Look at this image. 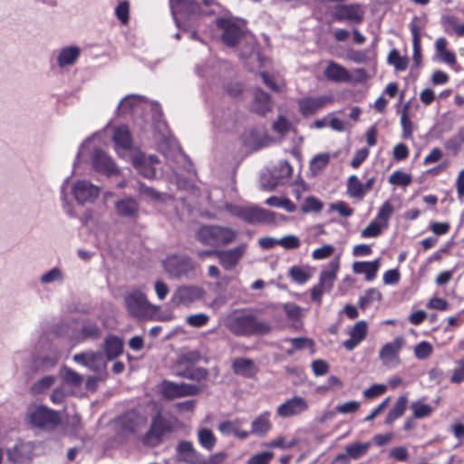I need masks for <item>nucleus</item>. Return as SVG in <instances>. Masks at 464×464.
Wrapping results in <instances>:
<instances>
[{"label":"nucleus","instance_id":"1","mask_svg":"<svg viewBox=\"0 0 464 464\" xmlns=\"http://www.w3.org/2000/svg\"><path fill=\"white\" fill-rule=\"evenodd\" d=\"M227 327L235 336L250 337L270 333L268 323L258 320L253 314H240L228 318Z\"/></svg>","mask_w":464,"mask_h":464},{"label":"nucleus","instance_id":"2","mask_svg":"<svg viewBox=\"0 0 464 464\" xmlns=\"http://www.w3.org/2000/svg\"><path fill=\"white\" fill-rule=\"evenodd\" d=\"M201 353L197 350L180 353L172 364V371L178 377L195 382H202L208 376V371L204 367H198L201 361Z\"/></svg>","mask_w":464,"mask_h":464},{"label":"nucleus","instance_id":"3","mask_svg":"<svg viewBox=\"0 0 464 464\" xmlns=\"http://www.w3.org/2000/svg\"><path fill=\"white\" fill-rule=\"evenodd\" d=\"M237 237V232L220 225H202L196 232V239L203 246L219 248L232 244Z\"/></svg>","mask_w":464,"mask_h":464},{"label":"nucleus","instance_id":"4","mask_svg":"<svg viewBox=\"0 0 464 464\" xmlns=\"http://www.w3.org/2000/svg\"><path fill=\"white\" fill-rule=\"evenodd\" d=\"M28 420L34 428L46 432L54 431L62 424L60 412L44 405L35 406L28 413Z\"/></svg>","mask_w":464,"mask_h":464},{"label":"nucleus","instance_id":"5","mask_svg":"<svg viewBox=\"0 0 464 464\" xmlns=\"http://www.w3.org/2000/svg\"><path fill=\"white\" fill-rule=\"evenodd\" d=\"M166 273L171 278H193L196 276L197 264L188 255H171L162 262Z\"/></svg>","mask_w":464,"mask_h":464},{"label":"nucleus","instance_id":"6","mask_svg":"<svg viewBox=\"0 0 464 464\" xmlns=\"http://www.w3.org/2000/svg\"><path fill=\"white\" fill-rule=\"evenodd\" d=\"M340 269V257L335 256L331 260L325 269L320 273L319 282L310 291L311 300L317 304H322L324 292H330L337 279Z\"/></svg>","mask_w":464,"mask_h":464},{"label":"nucleus","instance_id":"7","mask_svg":"<svg viewBox=\"0 0 464 464\" xmlns=\"http://www.w3.org/2000/svg\"><path fill=\"white\" fill-rule=\"evenodd\" d=\"M124 303L129 314L134 318L144 319L154 312V306L140 290L129 293L124 298Z\"/></svg>","mask_w":464,"mask_h":464},{"label":"nucleus","instance_id":"8","mask_svg":"<svg viewBox=\"0 0 464 464\" xmlns=\"http://www.w3.org/2000/svg\"><path fill=\"white\" fill-rule=\"evenodd\" d=\"M172 430V421L159 412L153 416L150 427L143 437V443L150 447L158 446L162 441L163 437Z\"/></svg>","mask_w":464,"mask_h":464},{"label":"nucleus","instance_id":"9","mask_svg":"<svg viewBox=\"0 0 464 464\" xmlns=\"http://www.w3.org/2000/svg\"><path fill=\"white\" fill-rule=\"evenodd\" d=\"M405 338L396 336L392 342L386 343L379 351V359L383 366L394 368L401 364V351L405 345Z\"/></svg>","mask_w":464,"mask_h":464},{"label":"nucleus","instance_id":"10","mask_svg":"<svg viewBox=\"0 0 464 464\" xmlns=\"http://www.w3.org/2000/svg\"><path fill=\"white\" fill-rule=\"evenodd\" d=\"M216 24L222 32V42L229 47L237 45L245 34L241 26L230 18L219 17L216 20Z\"/></svg>","mask_w":464,"mask_h":464},{"label":"nucleus","instance_id":"11","mask_svg":"<svg viewBox=\"0 0 464 464\" xmlns=\"http://www.w3.org/2000/svg\"><path fill=\"white\" fill-rule=\"evenodd\" d=\"M205 290L199 285H181L177 288L171 297V302L177 306H189L205 296Z\"/></svg>","mask_w":464,"mask_h":464},{"label":"nucleus","instance_id":"12","mask_svg":"<svg viewBox=\"0 0 464 464\" xmlns=\"http://www.w3.org/2000/svg\"><path fill=\"white\" fill-rule=\"evenodd\" d=\"M200 389L195 384L176 383L171 381L164 380L161 383V394L166 400H174L186 396H194L198 394Z\"/></svg>","mask_w":464,"mask_h":464},{"label":"nucleus","instance_id":"13","mask_svg":"<svg viewBox=\"0 0 464 464\" xmlns=\"http://www.w3.org/2000/svg\"><path fill=\"white\" fill-rule=\"evenodd\" d=\"M333 18L337 22L361 24L363 20V10L360 4L338 5L333 12Z\"/></svg>","mask_w":464,"mask_h":464},{"label":"nucleus","instance_id":"14","mask_svg":"<svg viewBox=\"0 0 464 464\" xmlns=\"http://www.w3.org/2000/svg\"><path fill=\"white\" fill-rule=\"evenodd\" d=\"M101 188L88 180H78L72 187V194L78 204L94 202L100 196Z\"/></svg>","mask_w":464,"mask_h":464},{"label":"nucleus","instance_id":"15","mask_svg":"<svg viewBox=\"0 0 464 464\" xmlns=\"http://www.w3.org/2000/svg\"><path fill=\"white\" fill-rule=\"evenodd\" d=\"M246 247L247 245L243 243L230 249L218 251L217 258L220 266L227 271L234 269L246 254Z\"/></svg>","mask_w":464,"mask_h":464},{"label":"nucleus","instance_id":"16","mask_svg":"<svg viewBox=\"0 0 464 464\" xmlns=\"http://www.w3.org/2000/svg\"><path fill=\"white\" fill-rule=\"evenodd\" d=\"M425 25L426 19L419 16H413L409 24L412 36L413 60L417 65L421 62V31Z\"/></svg>","mask_w":464,"mask_h":464},{"label":"nucleus","instance_id":"17","mask_svg":"<svg viewBox=\"0 0 464 464\" xmlns=\"http://www.w3.org/2000/svg\"><path fill=\"white\" fill-rule=\"evenodd\" d=\"M308 407V403L304 398L294 396L280 404L277 407L276 413L281 418H289L303 413L307 411Z\"/></svg>","mask_w":464,"mask_h":464},{"label":"nucleus","instance_id":"18","mask_svg":"<svg viewBox=\"0 0 464 464\" xmlns=\"http://www.w3.org/2000/svg\"><path fill=\"white\" fill-rule=\"evenodd\" d=\"M334 102L331 96L305 97L298 102L299 111L304 117L311 116Z\"/></svg>","mask_w":464,"mask_h":464},{"label":"nucleus","instance_id":"19","mask_svg":"<svg viewBox=\"0 0 464 464\" xmlns=\"http://www.w3.org/2000/svg\"><path fill=\"white\" fill-rule=\"evenodd\" d=\"M241 219L248 224H273L276 222V215L258 207H249L245 208Z\"/></svg>","mask_w":464,"mask_h":464},{"label":"nucleus","instance_id":"20","mask_svg":"<svg viewBox=\"0 0 464 464\" xmlns=\"http://www.w3.org/2000/svg\"><path fill=\"white\" fill-rule=\"evenodd\" d=\"M92 166L98 172L112 176L119 172L114 161L103 150H96L92 156Z\"/></svg>","mask_w":464,"mask_h":464},{"label":"nucleus","instance_id":"21","mask_svg":"<svg viewBox=\"0 0 464 464\" xmlns=\"http://www.w3.org/2000/svg\"><path fill=\"white\" fill-rule=\"evenodd\" d=\"M324 75L328 81L334 82H349L352 81L350 72L334 61L327 62V65L324 70Z\"/></svg>","mask_w":464,"mask_h":464},{"label":"nucleus","instance_id":"22","mask_svg":"<svg viewBox=\"0 0 464 464\" xmlns=\"http://www.w3.org/2000/svg\"><path fill=\"white\" fill-rule=\"evenodd\" d=\"M115 209L119 217L136 219L140 213V204L133 197H125L116 201Z\"/></svg>","mask_w":464,"mask_h":464},{"label":"nucleus","instance_id":"23","mask_svg":"<svg viewBox=\"0 0 464 464\" xmlns=\"http://www.w3.org/2000/svg\"><path fill=\"white\" fill-rule=\"evenodd\" d=\"M368 326L365 321L357 322L350 332V338L343 343L347 351H353L367 336Z\"/></svg>","mask_w":464,"mask_h":464},{"label":"nucleus","instance_id":"24","mask_svg":"<svg viewBox=\"0 0 464 464\" xmlns=\"http://www.w3.org/2000/svg\"><path fill=\"white\" fill-rule=\"evenodd\" d=\"M177 451L186 463L204 464L202 455L194 448L191 441L183 440L179 442Z\"/></svg>","mask_w":464,"mask_h":464},{"label":"nucleus","instance_id":"25","mask_svg":"<svg viewBox=\"0 0 464 464\" xmlns=\"http://www.w3.org/2000/svg\"><path fill=\"white\" fill-rule=\"evenodd\" d=\"M251 110L258 115H266L272 111L271 96L260 88H256L254 92Z\"/></svg>","mask_w":464,"mask_h":464},{"label":"nucleus","instance_id":"26","mask_svg":"<svg viewBox=\"0 0 464 464\" xmlns=\"http://www.w3.org/2000/svg\"><path fill=\"white\" fill-rule=\"evenodd\" d=\"M112 140L115 143V150L118 154L121 150L126 151L132 147V136L126 125H121L114 129Z\"/></svg>","mask_w":464,"mask_h":464},{"label":"nucleus","instance_id":"27","mask_svg":"<svg viewBox=\"0 0 464 464\" xmlns=\"http://www.w3.org/2000/svg\"><path fill=\"white\" fill-rule=\"evenodd\" d=\"M232 369L235 374L245 378H253L258 372V368L254 361L249 358H236L232 362Z\"/></svg>","mask_w":464,"mask_h":464},{"label":"nucleus","instance_id":"28","mask_svg":"<svg viewBox=\"0 0 464 464\" xmlns=\"http://www.w3.org/2000/svg\"><path fill=\"white\" fill-rule=\"evenodd\" d=\"M270 416L271 412L266 411L256 417L251 423V434L265 437L272 429Z\"/></svg>","mask_w":464,"mask_h":464},{"label":"nucleus","instance_id":"29","mask_svg":"<svg viewBox=\"0 0 464 464\" xmlns=\"http://www.w3.org/2000/svg\"><path fill=\"white\" fill-rule=\"evenodd\" d=\"M379 267V259L374 261H356L353 264V272L364 275L367 281H372L376 277Z\"/></svg>","mask_w":464,"mask_h":464},{"label":"nucleus","instance_id":"30","mask_svg":"<svg viewBox=\"0 0 464 464\" xmlns=\"http://www.w3.org/2000/svg\"><path fill=\"white\" fill-rule=\"evenodd\" d=\"M293 174V167L287 160H280L273 168L271 175L277 184H284Z\"/></svg>","mask_w":464,"mask_h":464},{"label":"nucleus","instance_id":"31","mask_svg":"<svg viewBox=\"0 0 464 464\" xmlns=\"http://www.w3.org/2000/svg\"><path fill=\"white\" fill-rule=\"evenodd\" d=\"M104 352L108 360H113L123 352V342L115 335H109L104 341Z\"/></svg>","mask_w":464,"mask_h":464},{"label":"nucleus","instance_id":"32","mask_svg":"<svg viewBox=\"0 0 464 464\" xmlns=\"http://www.w3.org/2000/svg\"><path fill=\"white\" fill-rule=\"evenodd\" d=\"M132 165L144 178L150 179L155 178L156 169L143 154L133 157Z\"/></svg>","mask_w":464,"mask_h":464},{"label":"nucleus","instance_id":"33","mask_svg":"<svg viewBox=\"0 0 464 464\" xmlns=\"http://www.w3.org/2000/svg\"><path fill=\"white\" fill-rule=\"evenodd\" d=\"M410 102H406L401 112V138L404 140H412L413 138V123L410 118Z\"/></svg>","mask_w":464,"mask_h":464},{"label":"nucleus","instance_id":"34","mask_svg":"<svg viewBox=\"0 0 464 464\" xmlns=\"http://www.w3.org/2000/svg\"><path fill=\"white\" fill-rule=\"evenodd\" d=\"M407 405H408V398L406 395H401L394 406L392 407V410H390V411L388 412L386 418H385V420H384V423L387 424V425H391L396 420H398L399 418H401L406 409H407Z\"/></svg>","mask_w":464,"mask_h":464},{"label":"nucleus","instance_id":"35","mask_svg":"<svg viewBox=\"0 0 464 464\" xmlns=\"http://www.w3.org/2000/svg\"><path fill=\"white\" fill-rule=\"evenodd\" d=\"M347 193L351 198L362 199L365 196V189L357 176L352 175L347 180Z\"/></svg>","mask_w":464,"mask_h":464},{"label":"nucleus","instance_id":"36","mask_svg":"<svg viewBox=\"0 0 464 464\" xmlns=\"http://www.w3.org/2000/svg\"><path fill=\"white\" fill-rule=\"evenodd\" d=\"M80 55V49L75 46H70L61 51L58 56V64L62 67L70 65L75 63Z\"/></svg>","mask_w":464,"mask_h":464},{"label":"nucleus","instance_id":"37","mask_svg":"<svg viewBox=\"0 0 464 464\" xmlns=\"http://www.w3.org/2000/svg\"><path fill=\"white\" fill-rule=\"evenodd\" d=\"M198 440L201 447L208 451L212 450L217 443L215 434L208 428H202L198 431Z\"/></svg>","mask_w":464,"mask_h":464},{"label":"nucleus","instance_id":"38","mask_svg":"<svg viewBox=\"0 0 464 464\" xmlns=\"http://www.w3.org/2000/svg\"><path fill=\"white\" fill-rule=\"evenodd\" d=\"M394 212L393 206L390 202V200H386L380 207L375 219L384 226V227H388L389 219Z\"/></svg>","mask_w":464,"mask_h":464},{"label":"nucleus","instance_id":"39","mask_svg":"<svg viewBox=\"0 0 464 464\" xmlns=\"http://www.w3.org/2000/svg\"><path fill=\"white\" fill-rule=\"evenodd\" d=\"M388 63L398 71H404L408 67L409 60L400 54L397 49H392L388 55Z\"/></svg>","mask_w":464,"mask_h":464},{"label":"nucleus","instance_id":"40","mask_svg":"<svg viewBox=\"0 0 464 464\" xmlns=\"http://www.w3.org/2000/svg\"><path fill=\"white\" fill-rule=\"evenodd\" d=\"M433 353V346L428 341H421L414 346V356L419 360L428 359Z\"/></svg>","mask_w":464,"mask_h":464},{"label":"nucleus","instance_id":"41","mask_svg":"<svg viewBox=\"0 0 464 464\" xmlns=\"http://www.w3.org/2000/svg\"><path fill=\"white\" fill-rule=\"evenodd\" d=\"M412 182L411 174L405 173L401 170H395L389 177V183L394 186L407 187Z\"/></svg>","mask_w":464,"mask_h":464},{"label":"nucleus","instance_id":"42","mask_svg":"<svg viewBox=\"0 0 464 464\" xmlns=\"http://www.w3.org/2000/svg\"><path fill=\"white\" fill-rule=\"evenodd\" d=\"M140 97L138 95L130 94L127 95L121 100L118 106L120 114H126L130 112L139 103Z\"/></svg>","mask_w":464,"mask_h":464},{"label":"nucleus","instance_id":"43","mask_svg":"<svg viewBox=\"0 0 464 464\" xmlns=\"http://www.w3.org/2000/svg\"><path fill=\"white\" fill-rule=\"evenodd\" d=\"M370 448V443H355L352 445H348L346 447V452L347 455L353 459H358L362 456L367 453L368 450Z\"/></svg>","mask_w":464,"mask_h":464},{"label":"nucleus","instance_id":"44","mask_svg":"<svg viewBox=\"0 0 464 464\" xmlns=\"http://www.w3.org/2000/svg\"><path fill=\"white\" fill-rule=\"evenodd\" d=\"M411 408L413 412V418L415 419H422L429 417L433 411V409L430 405L423 403L421 401L413 402Z\"/></svg>","mask_w":464,"mask_h":464},{"label":"nucleus","instance_id":"45","mask_svg":"<svg viewBox=\"0 0 464 464\" xmlns=\"http://www.w3.org/2000/svg\"><path fill=\"white\" fill-rule=\"evenodd\" d=\"M324 208L323 202L314 196L307 197L304 205L302 206V211L304 213L308 212H321Z\"/></svg>","mask_w":464,"mask_h":464},{"label":"nucleus","instance_id":"46","mask_svg":"<svg viewBox=\"0 0 464 464\" xmlns=\"http://www.w3.org/2000/svg\"><path fill=\"white\" fill-rule=\"evenodd\" d=\"M54 382H55V379L53 376H52V375L44 376L33 384V386L31 388L32 392L36 394L43 393L45 390H47L51 386H53Z\"/></svg>","mask_w":464,"mask_h":464},{"label":"nucleus","instance_id":"47","mask_svg":"<svg viewBox=\"0 0 464 464\" xmlns=\"http://www.w3.org/2000/svg\"><path fill=\"white\" fill-rule=\"evenodd\" d=\"M82 339H97L101 335V330L94 323H85L81 330Z\"/></svg>","mask_w":464,"mask_h":464},{"label":"nucleus","instance_id":"48","mask_svg":"<svg viewBox=\"0 0 464 464\" xmlns=\"http://www.w3.org/2000/svg\"><path fill=\"white\" fill-rule=\"evenodd\" d=\"M382 228H385L382 223L374 219L364 229H362L361 236L362 237H376L382 234Z\"/></svg>","mask_w":464,"mask_h":464},{"label":"nucleus","instance_id":"49","mask_svg":"<svg viewBox=\"0 0 464 464\" xmlns=\"http://www.w3.org/2000/svg\"><path fill=\"white\" fill-rule=\"evenodd\" d=\"M115 14L117 18L126 24L130 19V3L128 0L121 1L115 8Z\"/></svg>","mask_w":464,"mask_h":464},{"label":"nucleus","instance_id":"50","mask_svg":"<svg viewBox=\"0 0 464 464\" xmlns=\"http://www.w3.org/2000/svg\"><path fill=\"white\" fill-rule=\"evenodd\" d=\"M289 276L295 282L298 284H304L310 277V275L298 266H294L290 268Z\"/></svg>","mask_w":464,"mask_h":464},{"label":"nucleus","instance_id":"51","mask_svg":"<svg viewBox=\"0 0 464 464\" xmlns=\"http://www.w3.org/2000/svg\"><path fill=\"white\" fill-rule=\"evenodd\" d=\"M330 210L338 212L339 215L343 218L351 217L354 213L353 208H350L349 205L343 200L332 203L330 205Z\"/></svg>","mask_w":464,"mask_h":464},{"label":"nucleus","instance_id":"52","mask_svg":"<svg viewBox=\"0 0 464 464\" xmlns=\"http://www.w3.org/2000/svg\"><path fill=\"white\" fill-rule=\"evenodd\" d=\"M291 129V122L285 116H278L273 123V130L278 134L285 135Z\"/></svg>","mask_w":464,"mask_h":464},{"label":"nucleus","instance_id":"53","mask_svg":"<svg viewBox=\"0 0 464 464\" xmlns=\"http://www.w3.org/2000/svg\"><path fill=\"white\" fill-rule=\"evenodd\" d=\"M278 245L285 249H296L301 246V241L296 236L287 235L278 239Z\"/></svg>","mask_w":464,"mask_h":464},{"label":"nucleus","instance_id":"54","mask_svg":"<svg viewBox=\"0 0 464 464\" xmlns=\"http://www.w3.org/2000/svg\"><path fill=\"white\" fill-rule=\"evenodd\" d=\"M387 391V386L381 383H376L364 390L363 396L366 399H374L384 394Z\"/></svg>","mask_w":464,"mask_h":464},{"label":"nucleus","instance_id":"55","mask_svg":"<svg viewBox=\"0 0 464 464\" xmlns=\"http://www.w3.org/2000/svg\"><path fill=\"white\" fill-rule=\"evenodd\" d=\"M334 252V246L327 244L314 249L312 253V257L315 260H322L331 256Z\"/></svg>","mask_w":464,"mask_h":464},{"label":"nucleus","instance_id":"56","mask_svg":"<svg viewBox=\"0 0 464 464\" xmlns=\"http://www.w3.org/2000/svg\"><path fill=\"white\" fill-rule=\"evenodd\" d=\"M377 296L378 298L381 297V294L378 290L374 288L368 289L364 295L361 296L359 299V306L361 309L365 310L372 300L374 299V297Z\"/></svg>","mask_w":464,"mask_h":464},{"label":"nucleus","instance_id":"57","mask_svg":"<svg viewBox=\"0 0 464 464\" xmlns=\"http://www.w3.org/2000/svg\"><path fill=\"white\" fill-rule=\"evenodd\" d=\"M274 458L272 451H263L252 456L247 464H269L270 460Z\"/></svg>","mask_w":464,"mask_h":464},{"label":"nucleus","instance_id":"58","mask_svg":"<svg viewBox=\"0 0 464 464\" xmlns=\"http://www.w3.org/2000/svg\"><path fill=\"white\" fill-rule=\"evenodd\" d=\"M209 316L205 314H195L188 316L187 323L193 327H202L208 324Z\"/></svg>","mask_w":464,"mask_h":464},{"label":"nucleus","instance_id":"59","mask_svg":"<svg viewBox=\"0 0 464 464\" xmlns=\"http://www.w3.org/2000/svg\"><path fill=\"white\" fill-rule=\"evenodd\" d=\"M360 408V402L356 401H346L342 404H338L335 407V411L342 414H349L356 412Z\"/></svg>","mask_w":464,"mask_h":464},{"label":"nucleus","instance_id":"60","mask_svg":"<svg viewBox=\"0 0 464 464\" xmlns=\"http://www.w3.org/2000/svg\"><path fill=\"white\" fill-rule=\"evenodd\" d=\"M426 306L429 309L446 311L449 309L450 304L447 300H445L441 297L434 296L429 300Z\"/></svg>","mask_w":464,"mask_h":464},{"label":"nucleus","instance_id":"61","mask_svg":"<svg viewBox=\"0 0 464 464\" xmlns=\"http://www.w3.org/2000/svg\"><path fill=\"white\" fill-rule=\"evenodd\" d=\"M409 148L404 143H398L393 147L392 157L396 161H401L409 157Z\"/></svg>","mask_w":464,"mask_h":464},{"label":"nucleus","instance_id":"62","mask_svg":"<svg viewBox=\"0 0 464 464\" xmlns=\"http://www.w3.org/2000/svg\"><path fill=\"white\" fill-rule=\"evenodd\" d=\"M138 190L140 194L146 195L147 197H149L150 199H152L154 201L161 200L160 193L158 192L157 190H155L154 188L148 187L143 182H139Z\"/></svg>","mask_w":464,"mask_h":464},{"label":"nucleus","instance_id":"63","mask_svg":"<svg viewBox=\"0 0 464 464\" xmlns=\"http://www.w3.org/2000/svg\"><path fill=\"white\" fill-rule=\"evenodd\" d=\"M64 381L72 386H80L83 379L78 372L68 368L65 370Z\"/></svg>","mask_w":464,"mask_h":464},{"label":"nucleus","instance_id":"64","mask_svg":"<svg viewBox=\"0 0 464 464\" xmlns=\"http://www.w3.org/2000/svg\"><path fill=\"white\" fill-rule=\"evenodd\" d=\"M224 91L228 96L236 98L242 93L243 86L240 82H231L225 85Z\"/></svg>","mask_w":464,"mask_h":464}]
</instances>
